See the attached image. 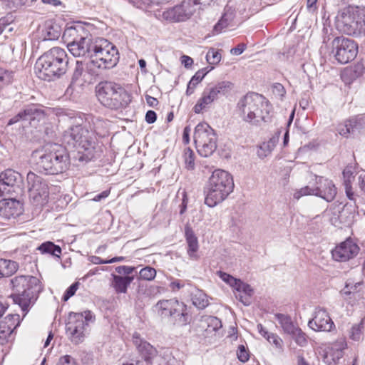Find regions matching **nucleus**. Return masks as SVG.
Masks as SVG:
<instances>
[{"instance_id":"f257e3e1","label":"nucleus","mask_w":365,"mask_h":365,"mask_svg":"<svg viewBox=\"0 0 365 365\" xmlns=\"http://www.w3.org/2000/svg\"><path fill=\"white\" fill-rule=\"evenodd\" d=\"M62 141L70 148H77L73 158L81 163L92 160L98 153L95 133L86 125L71 127L63 133Z\"/></svg>"},{"instance_id":"f03ea898","label":"nucleus","mask_w":365,"mask_h":365,"mask_svg":"<svg viewBox=\"0 0 365 365\" xmlns=\"http://www.w3.org/2000/svg\"><path fill=\"white\" fill-rule=\"evenodd\" d=\"M68 67L66 51L60 47H53L37 59L34 69L38 78L51 81L63 76Z\"/></svg>"},{"instance_id":"7ed1b4c3","label":"nucleus","mask_w":365,"mask_h":365,"mask_svg":"<svg viewBox=\"0 0 365 365\" xmlns=\"http://www.w3.org/2000/svg\"><path fill=\"white\" fill-rule=\"evenodd\" d=\"M242 119L255 125L271 120L272 106L266 98L258 93H247L237 104Z\"/></svg>"},{"instance_id":"20e7f679","label":"nucleus","mask_w":365,"mask_h":365,"mask_svg":"<svg viewBox=\"0 0 365 365\" xmlns=\"http://www.w3.org/2000/svg\"><path fill=\"white\" fill-rule=\"evenodd\" d=\"M11 284L13 290L11 297L24 312H27L35 303L43 289L41 281L34 276H16L11 279Z\"/></svg>"},{"instance_id":"39448f33","label":"nucleus","mask_w":365,"mask_h":365,"mask_svg":"<svg viewBox=\"0 0 365 365\" xmlns=\"http://www.w3.org/2000/svg\"><path fill=\"white\" fill-rule=\"evenodd\" d=\"M70 165V157L66 149L57 143L47 144L36 161L40 172L48 175L63 173Z\"/></svg>"},{"instance_id":"423d86ee","label":"nucleus","mask_w":365,"mask_h":365,"mask_svg":"<svg viewBox=\"0 0 365 365\" xmlns=\"http://www.w3.org/2000/svg\"><path fill=\"white\" fill-rule=\"evenodd\" d=\"M232 176L224 170L217 169L212 172L206 185L205 203L213 207L222 202L233 191Z\"/></svg>"},{"instance_id":"0eeeda50","label":"nucleus","mask_w":365,"mask_h":365,"mask_svg":"<svg viewBox=\"0 0 365 365\" xmlns=\"http://www.w3.org/2000/svg\"><path fill=\"white\" fill-rule=\"evenodd\" d=\"M96 93L101 103L110 109L125 108L131 101L130 95L122 86L110 81L99 83Z\"/></svg>"},{"instance_id":"6e6552de","label":"nucleus","mask_w":365,"mask_h":365,"mask_svg":"<svg viewBox=\"0 0 365 365\" xmlns=\"http://www.w3.org/2000/svg\"><path fill=\"white\" fill-rule=\"evenodd\" d=\"M337 29L347 34L358 36L365 34V11L356 7H347L341 10L336 17Z\"/></svg>"},{"instance_id":"1a4fd4ad","label":"nucleus","mask_w":365,"mask_h":365,"mask_svg":"<svg viewBox=\"0 0 365 365\" xmlns=\"http://www.w3.org/2000/svg\"><path fill=\"white\" fill-rule=\"evenodd\" d=\"M91 63L98 68L110 69L115 66L119 61L117 48L103 38H95Z\"/></svg>"},{"instance_id":"9d476101","label":"nucleus","mask_w":365,"mask_h":365,"mask_svg":"<svg viewBox=\"0 0 365 365\" xmlns=\"http://www.w3.org/2000/svg\"><path fill=\"white\" fill-rule=\"evenodd\" d=\"M93 319L91 311L81 313L70 312L66 324V331L72 343L78 344L83 341L88 327Z\"/></svg>"},{"instance_id":"9b49d317","label":"nucleus","mask_w":365,"mask_h":365,"mask_svg":"<svg viewBox=\"0 0 365 365\" xmlns=\"http://www.w3.org/2000/svg\"><path fill=\"white\" fill-rule=\"evenodd\" d=\"M336 187L332 180L322 176L315 175V182L297 190L294 193V197L299 200L302 196L315 195L319 197L327 202H331L336 197Z\"/></svg>"},{"instance_id":"f8f14e48","label":"nucleus","mask_w":365,"mask_h":365,"mask_svg":"<svg viewBox=\"0 0 365 365\" xmlns=\"http://www.w3.org/2000/svg\"><path fill=\"white\" fill-rule=\"evenodd\" d=\"M194 142L198 153L202 157L211 155L217 148L214 130L207 123H200L195 128Z\"/></svg>"},{"instance_id":"ddd939ff","label":"nucleus","mask_w":365,"mask_h":365,"mask_svg":"<svg viewBox=\"0 0 365 365\" xmlns=\"http://www.w3.org/2000/svg\"><path fill=\"white\" fill-rule=\"evenodd\" d=\"M158 314L162 318L171 317L175 324L183 326L187 323L186 305L175 299L160 300L155 305Z\"/></svg>"},{"instance_id":"4468645a","label":"nucleus","mask_w":365,"mask_h":365,"mask_svg":"<svg viewBox=\"0 0 365 365\" xmlns=\"http://www.w3.org/2000/svg\"><path fill=\"white\" fill-rule=\"evenodd\" d=\"M232 88V83L229 81H221L214 86H210L205 88L201 97L193 107L195 113H200L207 108L220 96H225Z\"/></svg>"},{"instance_id":"2eb2a0df","label":"nucleus","mask_w":365,"mask_h":365,"mask_svg":"<svg viewBox=\"0 0 365 365\" xmlns=\"http://www.w3.org/2000/svg\"><path fill=\"white\" fill-rule=\"evenodd\" d=\"M331 46L336 60L341 64L354 60L358 53V46L354 41L344 36L334 38Z\"/></svg>"},{"instance_id":"dca6fc26","label":"nucleus","mask_w":365,"mask_h":365,"mask_svg":"<svg viewBox=\"0 0 365 365\" xmlns=\"http://www.w3.org/2000/svg\"><path fill=\"white\" fill-rule=\"evenodd\" d=\"M196 9L190 6L189 1L184 0L180 5L169 8L163 11H158L156 16L169 22H180L189 19Z\"/></svg>"},{"instance_id":"f3484780","label":"nucleus","mask_w":365,"mask_h":365,"mask_svg":"<svg viewBox=\"0 0 365 365\" xmlns=\"http://www.w3.org/2000/svg\"><path fill=\"white\" fill-rule=\"evenodd\" d=\"M27 182L30 197L37 204L43 205L48 197V187L43 179L32 172L27 174Z\"/></svg>"},{"instance_id":"a211bd4d","label":"nucleus","mask_w":365,"mask_h":365,"mask_svg":"<svg viewBox=\"0 0 365 365\" xmlns=\"http://www.w3.org/2000/svg\"><path fill=\"white\" fill-rule=\"evenodd\" d=\"M359 252V247L349 238L336 246L331 254L336 261L346 262L356 257Z\"/></svg>"},{"instance_id":"6ab92c4d","label":"nucleus","mask_w":365,"mask_h":365,"mask_svg":"<svg viewBox=\"0 0 365 365\" xmlns=\"http://www.w3.org/2000/svg\"><path fill=\"white\" fill-rule=\"evenodd\" d=\"M21 175L14 170L8 169L0 175V197L11 195L19 187Z\"/></svg>"},{"instance_id":"aec40b11","label":"nucleus","mask_w":365,"mask_h":365,"mask_svg":"<svg viewBox=\"0 0 365 365\" xmlns=\"http://www.w3.org/2000/svg\"><path fill=\"white\" fill-rule=\"evenodd\" d=\"M308 326L317 331H330L334 324L324 309L317 308L314 317L308 322Z\"/></svg>"},{"instance_id":"412c9836","label":"nucleus","mask_w":365,"mask_h":365,"mask_svg":"<svg viewBox=\"0 0 365 365\" xmlns=\"http://www.w3.org/2000/svg\"><path fill=\"white\" fill-rule=\"evenodd\" d=\"M95 39H93L88 34L81 40L68 43L67 48L71 53L76 57L88 56L91 59L93 54Z\"/></svg>"},{"instance_id":"4be33fe9","label":"nucleus","mask_w":365,"mask_h":365,"mask_svg":"<svg viewBox=\"0 0 365 365\" xmlns=\"http://www.w3.org/2000/svg\"><path fill=\"white\" fill-rule=\"evenodd\" d=\"M20 324L19 314H9L0 322V344L10 340L14 331Z\"/></svg>"},{"instance_id":"5701e85b","label":"nucleus","mask_w":365,"mask_h":365,"mask_svg":"<svg viewBox=\"0 0 365 365\" xmlns=\"http://www.w3.org/2000/svg\"><path fill=\"white\" fill-rule=\"evenodd\" d=\"M133 343L137 348L139 353L142 355L144 360L150 364L151 360L157 356V350L150 343L141 338L140 334L135 332L133 334Z\"/></svg>"},{"instance_id":"b1692460","label":"nucleus","mask_w":365,"mask_h":365,"mask_svg":"<svg viewBox=\"0 0 365 365\" xmlns=\"http://www.w3.org/2000/svg\"><path fill=\"white\" fill-rule=\"evenodd\" d=\"M22 212V206L19 201L14 199L0 200V217L3 219L16 217Z\"/></svg>"},{"instance_id":"393cba45","label":"nucleus","mask_w":365,"mask_h":365,"mask_svg":"<svg viewBox=\"0 0 365 365\" xmlns=\"http://www.w3.org/2000/svg\"><path fill=\"white\" fill-rule=\"evenodd\" d=\"M88 34V31L82 25L75 24L68 26L65 29L63 33V38L68 45L70 43L82 39L83 37Z\"/></svg>"},{"instance_id":"a878e982","label":"nucleus","mask_w":365,"mask_h":365,"mask_svg":"<svg viewBox=\"0 0 365 365\" xmlns=\"http://www.w3.org/2000/svg\"><path fill=\"white\" fill-rule=\"evenodd\" d=\"M234 289L236 291L235 293V297L244 305L249 306L251 304V297L254 291L250 285L239 279Z\"/></svg>"},{"instance_id":"bb28decb","label":"nucleus","mask_w":365,"mask_h":365,"mask_svg":"<svg viewBox=\"0 0 365 365\" xmlns=\"http://www.w3.org/2000/svg\"><path fill=\"white\" fill-rule=\"evenodd\" d=\"M26 121H29L32 127L38 128L41 123H44L46 114L44 110L32 105L26 108Z\"/></svg>"},{"instance_id":"cd10ccee","label":"nucleus","mask_w":365,"mask_h":365,"mask_svg":"<svg viewBox=\"0 0 365 365\" xmlns=\"http://www.w3.org/2000/svg\"><path fill=\"white\" fill-rule=\"evenodd\" d=\"M185 236L188 246L187 254L189 257L192 259H197L198 258L196 254L199 248L198 241L192 229L188 225L185 227Z\"/></svg>"},{"instance_id":"c85d7f7f","label":"nucleus","mask_w":365,"mask_h":365,"mask_svg":"<svg viewBox=\"0 0 365 365\" xmlns=\"http://www.w3.org/2000/svg\"><path fill=\"white\" fill-rule=\"evenodd\" d=\"M364 65L361 63H357L345 68L341 73V78L346 83H349L351 81L361 76L364 73Z\"/></svg>"},{"instance_id":"c756f323","label":"nucleus","mask_w":365,"mask_h":365,"mask_svg":"<svg viewBox=\"0 0 365 365\" xmlns=\"http://www.w3.org/2000/svg\"><path fill=\"white\" fill-rule=\"evenodd\" d=\"M112 285L117 293H125L128 286L133 281V276L112 274Z\"/></svg>"},{"instance_id":"7c9ffc66","label":"nucleus","mask_w":365,"mask_h":365,"mask_svg":"<svg viewBox=\"0 0 365 365\" xmlns=\"http://www.w3.org/2000/svg\"><path fill=\"white\" fill-rule=\"evenodd\" d=\"M360 128V120L352 118L346 121L344 124L339 125L337 130L341 135L347 137L349 134H354L356 131H359Z\"/></svg>"},{"instance_id":"2f4dec72","label":"nucleus","mask_w":365,"mask_h":365,"mask_svg":"<svg viewBox=\"0 0 365 365\" xmlns=\"http://www.w3.org/2000/svg\"><path fill=\"white\" fill-rule=\"evenodd\" d=\"M275 319L278 321L283 331L290 335L298 327L292 320L291 317L284 314H276L274 315Z\"/></svg>"},{"instance_id":"473e14b6","label":"nucleus","mask_w":365,"mask_h":365,"mask_svg":"<svg viewBox=\"0 0 365 365\" xmlns=\"http://www.w3.org/2000/svg\"><path fill=\"white\" fill-rule=\"evenodd\" d=\"M61 30L58 25L46 24L41 29V36L43 41H53L58 38Z\"/></svg>"},{"instance_id":"72a5a7b5","label":"nucleus","mask_w":365,"mask_h":365,"mask_svg":"<svg viewBox=\"0 0 365 365\" xmlns=\"http://www.w3.org/2000/svg\"><path fill=\"white\" fill-rule=\"evenodd\" d=\"M17 269L18 265L16 262L0 258V278L11 276Z\"/></svg>"},{"instance_id":"f704fd0d","label":"nucleus","mask_w":365,"mask_h":365,"mask_svg":"<svg viewBox=\"0 0 365 365\" xmlns=\"http://www.w3.org/2000/svg\"><path fill=\"white\" fill-rule=\"evenodd\" d=\"M234 16L233 11L230 9H225V14L214 26L215 33L219 34L222 29L230 26L234 19Z\"/></svg>"},{"instance_id":"c9c22d12","label":"nucleus","mask_w":365,"mask_h":365,"mask_svg":"<svg viewBox=\"0 0 365 365\" xmlns=\"http://www.w3.org/2000/svg\"><path fill=\"white\" fill-rule=\"evenodd\" d=\"M202 327L207 326V330L217 331L222 327V322L220 319L213 316H205L201 319Z\"/></svg>"},{"instance_id":"e433bc0d","label":"nucleus","mask_w":365,"mask_h":365,"mask_svg":"<svg viewBox=\"0 0 365 365\" xmlns=\"http://www.w3.org/2000/svg\"><path fill=\"white\" fill-rule=\"evenodd\" d=\"M90 62L77 61L74 69L72 81H77L81 77H85L86 73L88 71Z\"/></svg>"},{"instance_id":"4c0bfd02","label":"nucleus","mask_w":365,"mask_h":365,"mask_svg":"<svg viewBox=\"0 0 365 365\" xmlns=\"http://www.w3.org/2000/svg\"><path fill=\"white\" fill-rule=\"evenodd\" d=\"M42 253L51 254L53 256L60 257L61 249L58 245H56L51 242L42 243L38 248Z\"/></svg>"},{"instance_id":"58836bf2","label":"nucleus","mask_w":365,"mask_h":365,"mask_svg":"<svg viewBox=\"0 0 365 365\" xmlns=\"http://www.w3.org/2000/svg\"><path fill=\"white\" fill-rule=\"evenodd\" d=\"M222 58L220 51L214 48H210L206 54V61L210 65L218 64Z\"/></svg>"},{"instance_id":"ea45409f","label":"nucleus","mask_w":365,"mask_h":365,"mask_svg":"<svg viewBox=\"0 0 365 365\" xmlns=\"http://www.w3.org/2000/svg\"><path fill=\"white\" fill-rule=\"evenodd\" d=\"M364 333V323L363 320L359 324L352 326L350 331V338L354 341H359L363 336Z\"/></svg>"},{"instance_id":"a19ab883","label":"nucleus","mask_w":365,"mask_h":365,"mask_svg":"<svg viewBox=\"0 0 365 365\" xmlns=\"http://www.w3.org/2000/svg\"><path fill=\"white\" fill-rule=\"evenodd\" d=\"M156 276V270L150 266L141 269L139 272V278L140 279L151 281Z\"/></svg>"},{"instance_id":"79ce46f5","label":"nucleus","mask_w":365,"mask_h":365,"mask_svg":"<svg viewBox=\"0 0 365 365\" xmlns=\"http://www.w3.org/2000/svg\"><path fill=\"white\" fill-rule=\"evenodd\" d=\"M290 336L294 339L295 342L300 346H304L307 344L306 334L298 327Z\"/></svg>"},{"instance_id":"37998d69","label":"nucleus","mask_w":365,"mask_h":365,"mask_svg":"<svg viewBox=\"0 0 365 365\" xmlns=\"http://www.w3.org/2000/svg\"><path fill=\"white\" fill-rule=\"evenodd\" d=\"M185 168L188 170H192L195 167V155L190 148H186L183 154Z\"/></svg>"},{"instance_id":"c03bdc74","label":"nucleus","mask_w":365,"mask_h":365,"mask_svg":"<svg viewBox=\"0 0 365 365\" xmlns=\"http://www.w3.org/2000/svg\"><path fill=\"white\" fill-rule=\"evenodd\" d=\"M217 274L222 281L226 282L227 284H229L233 289L235 288V285L237 284V283L239 280L238 279L235 278L232 275H230L226 272H222V271H219L217 272Z\"/></svg>"},{"instance_id":"a18cd8bd","label":"nucleus","mask_w":365,"mask_h":365,"mask_svg":"<svg viewBox=\"0 0 365 365\" xmlns=\"http://www.w3.org/2000/svg\"><path fill=\"white\" fill-rule=\"evenodd\" d=\"M279 135L280 132L278 131L275 136H273L272 138H270L268 142L264 143L262 145H261L260 148L270 153L278 143Z\"/></svg>"},{"instance_id":"49530a36","label":"nucleus","mask_w":365,"mask_h":365,"mask_svg":"<svg viewBox=\"0 0 365 365\" xmlns=\"http://www.w3.org/2000/svg\"><path fill=\"white\" fill-rule=\"evenodd\" d=\"M344 185H351L354 180V175L353 168L351 166H346L343 170Z\"/></svg>"},{"instance_id":"de8ad7c7","label":"nucleus","mask_w":365,"mask_h":365,"mask_svg":"<svg viewBox=\"0 0 365 365\" xmlns=\"http://www.w3.org/2000/svg\"><path fill=\"white\" fill-rule=\"evenodd\" d=\"M193 304L198 309H204L208 305V301L206 299V296L203 293H200L199 297L195 295L192 298Z\"/></svg>"},{"instance_id":"09e8293b","label":"nucleus","mask_w":365,"mask_h":365,"mask_svg":"<svg viewBox=\"0 0 365 365\" xmlns=\"http://www.w3.org/2000/svg\"><path fill=\"white\" fill-rule=\"evenodd\" d=\"M14 77L12 71H4L0 72V88L10 83Z\"/></svg>"},{"instance_id":"8fccbe9b","label":"nucleus","mask_w":365,"mask_h":365,"mask_svg":"<svg viewBox=\"0 0 365 365\" xmlns=\"http://www.w3.org/2000/svg\"><path fill=\"white\" fill-rule=\"evenodd\" d=\"M238 359L242 362H247L250 359V354L244 345H240L237 351Z\"/></svg>"},{"instance_id":"3c124183","label":"nucleus","mask_w":365,"mask_h":365,"mask_svg":"<svg viewBox=\"0 0 365 365\" xmlns=\"http://www.w3.org/2000/svg\"><path fill=\"white\" fill-rule=\"evenodd\" d=\"M56 365H78L75 360L74 358H73L70 355H64L58 359V362L56 363Z\"/></svg>"},{"instance_id":"603ef678","label":"nucleus","mask_w":365,"mask_h":365,"mask_svg":"<svg viewBox=\"0 0 365 365\" xmlns=\"http://www.w3.org/2000/svg\"><path fill=\"white\" fill-rule=\"evenodd\" d=\"M135 268L134 267L130 266H118L115 267V272L118 274V275L125 274V276H130L135 271Z\"/></svg>"},{"instance_id":"864d4df0","label":"nucleus","mask_w":365,"mask_h":365,"mask_svg":"<svg viewBox=\"0 0 365 365\" xmlns=\"http://www.w3.org/2000/svg\"><path fill=\"white\" fill-rule=\"evenodd\" d=\"M267 340L276 348L281 349L282 346V340L275 334L272 333L267 336Z\"/></svg>"},{"instance_id":"5fc2aeb1","label":"nucleus","mask_w":365,"mask_h":365,"mask_svg":"<svg viewBox=\"0 0 365 365\" xmlns=\"http://www.w3.org/2000/svg\"><path fill=\"white\" fill-rule=\"evenodd\" d=\"M78 282L73 283L66 289L63 296V299L64 301L68 300V299H70L72 296L74 295L78 289Z\"/></svg>"},{"instance_id":"6e6d98bb","label":"nucleus","mask_w":365,"mask_h":365,"mask_svg":"<svg viewBox=\"0 0 365 365\" xmlns=\"http://www.w3.org/2000/svg\"><path fill=\"white\" fill-rule=\"evenodd\" d=\"M20 120L26 121V108L24 110L19 112L17 115H16L13 118H11L9 120L8 125H13Z\"/></svg>"},{"instance_id":"4d7b16f0","label":"nucleus","mask_w":365,"mask_h":365,"mask_svg":"<svg viewBox=\"0 0 365 365\" xmlns=\"http://www.w3.org/2000/svg\"><path fill=\"white\" fill-rule=\"evenodd\" d=\"M185 287V282L180 279H174L172 278V281L169 284V287L170 288L172 292H178L180 289Z\"/></svg>"},{"instance_id":"13d9d810","label":"nucleus","mask_w":365,"mask_h":365,"mask_svg":"<svg viewBox=\"0 0 365 365\" xmlns=\"http://www.w3.org/2000/svg\"><path fill=\"white\" fill-rule=\"evenodd\" d=\"M273 93L278 97H283L286 93L284 86L281 83H274L272 86Z\"/></svg>"},{"instance_id":"bf43d9fd","label":"nucleus","mask_w":365,"mask_h":365,"mask_svg":"<svg viewBox=\"0 0 365 365\" xmlns=\"http://www.w3.org/2000/svg\"><path fill=\"white\" fill-rule=\"evenodd\" d=\"M345 189V193L348 199L353 201L354 204L356 203V195L353 191L351 185H344Z\"/></svg>"},{"instance_id":"052dcab7","label":"nucleus","mask_w":365,"mask_h":365,"mask_svg":"<svg viewBox=\"0 0 365 365\" xmlns=\"http://www.w3.org/2000/svg\"><path fill=\"white\" fill-rule=\"evenodd\" d=\"M151 289H158V291L159 292L162 291H164V288L163 287H150L149 289H147V288H144L143 286H139L138 287V294L139 295H142V294H149L150 292V290Z\"/></svg>"},{"instance_id":"680f3d73","label":"nucleus","mask_w":365,"mask_h":365,"mask_svg":"<svg viewBox=\"0 0 365 365\" xmlns=\"http://www.w3.org/2000/svg\"><path fill=\"white\" fill-rule=\"evenodd\" d=\"M246 48V45L244 43L238 44L236 47L232 48L230 50V53L232 55L239 56L243 53Z\"/></svg>"},{"instance_id":"e2e57ef3","label":"nucleus","mask_w":365,"mask_h":365,"mask_svg":"<svg viewBox=\"0 0 365 365\" xmlns=\"http://www.w3.org/2000/svg\"><path fill=\"white\" fill-rule=\"evenodd\" d=\"M157 119V115L153 110H148L145 114V120L148 123H153Z\"/></svg>"},{"instance_id":"0e129e2a","label":"nucleus","mask_w":365,"mask_h":365,"mask_svg":"<svg viewBox=\"0 0 365 365\" xmlns=\"http://www.w3.org/2000/svg\"><path fill=\"white\" fill-rule=\"evenodd\" d=\"M205 78V76L204 74L202 73V72L199 70L197 71L195 75L192 77V78L190 79L192 81V83H195L197 84H198L199 83H200L202 79Z\"/></svg>"},{"instance_id":"69168bd1","label":"nucleus","mask_w":365,"mask_h":365,"mask_svg":"<svg viewBox=\"0 0 365 365\" xmlns=\"http://www.w3.org/2000/svg\"><path fill=\"white\" fill-rule=\"evenodd\" d=\"M318 0H307V8L308 11L311 13H314L317 9V3Z\"/></svg>"},{"instance_id":"338daca9","label":"nucleus","mask_w":365,"mask_h":365,"mask_svg":"<svg viewBox=\"0 0 365 365\" xmlns=\"http://www.w3.org/2000/svg\"><path fill=\"white\" fill-rule=\"evenodd\" d=\"M181 63L184 65L185 68H190L193 63V60L191 57L186 55H183L181 57Z\"/></svg>"},{"instance_id":"774afa93","label":"nucleus","mask_w":365,"mask_h":365,"mask_svg":"<svg viewBox=\"0 0 365 365\" xmlns=\"http://www.w3.org/2000/svg\"><path fill=\"white\" fill-rule=\"evenodd\" d=\"M359 185L361 191L365 194V173H362L359 175Z\"/></svg>"}]
</instances>
